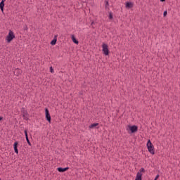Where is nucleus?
Instances as JSON below:
<instances>
[{
  "instance_id": "dca6fc26",
  "label": "nucleus",
  "mask_w": 180,
  "mask_h": 180,
  "mask_svg": "<svg viewBox=\"0 0 180 180\" xmlns=\"http://www.w3.org/2000/svg\"><path fill=\"white\" fill-rule=\"evenodd\" d=\"M24 133H25V138H26V140H27V139H29V136H27V130H25L24 131Z\"/></svg>"
},
{
  "instance_id": "f8f14e48",
  "label": "nucleus",
  "mask_w": 180,
  "mask_h": 180,
  "mask_svg": "<svg viewBox=\"0 0 180 180\" xmlns=\"http://www.w3.org/2000/svg\"><path fill=\"white\" fill-rule=\"evenodd\" d=\"M57 43V36H55L54 39L51 41V46H55Z\"/></svg>"
},
{
  "instance_id": "f03ea898",
  "label": "nucleus",
  "mask_w": 180,
  "mask_h": 180,
  "mask_svg": "<svg viewBox=\"0 0 180 180\" xmlns=\"http://www.w3.org/2000/svg\"><path fill=\"white\" fill-rule=\"evenodd\" d=\"M144 172H146V169H144V168H141L136 174L135 180H141V176H143Z\"/></svg>"
},
{
  "instance_id": "6ab92c4d",
  "label": "nucleus",
  "mask_w": 180,
  "mask_h": 180,
  "mask_svg": "<svg viewBox=\"0 0 180 180\" xmlns=\"http://www.w3.org/2000/svg\"><path fill=\"white\" fill-rule=\"evenodd\" d=\"M50 71H51V72H54V70L53 69V67H51L50 68Z\"/></svg>"
},
{
  "instance_id": "0eeeda50",
  "label": "nucleus",
  "mask_w": 180,
  "mask_h": 180,
  "mask_svg": "<svg viewBox=\"0 0 180 180\" xmlns=\"http://www.w3.org/2000/svg\"><path fill=\"white\" fill-rule=\"evenodd\" d=\"M5 1L6 0H2L0 3V9L2 13H4V7L5 6Z\"/></svg>"
},
{
  "instance_id": "f3484780",
  "label": "nucleus",
  "mask_w": 180,
  "mask_h": 180,
  "mask_svg": "<svg viewBox=\"0 0 180 180\" xmlns=\"http://www.w3.org/2000/svg\"><path fill=\"white\" fill-rule=\"evenodd\" d=\"M109 19L110 20L113 19V15L112 14V13H110L109 14Z\"/></svg>"
},
{
  "instance_id": "4468645a",
  "label": "nucleus",
  "mask_w": 180,
  "mask_h": 180,
  "mask_svg": "<svg viewBox=\"0 0 180 180\" xmlns=\"http://www.w3.org/2000/svg\"><path fill=\"white\" fill-rule=\"evenodd\" d=\"M96 126H99V124L98 123L91 124L89 126V129H95V127H96Z\"/></svg>"
},
{
  "instance_id": "f257e3e1",
  "label": "nucleus",
  "mask_w": 180,
  "mask_h": 180,
  "mask_svg": "<svg viewBox=\"0 0 180 180\" xmlns=\"http://www.w3.org/2000/svg\"><path fill=\"white\" fill-rule=\"evenodd\" d=\"M147 148H148V150L149 153H150V154H153V155L155 154V152H154V146H153V143H151V141H150V140H148V143H147Z\"/></svg>"
},
{
  "instance_id": "4be33fe9",
  "label": "nucleus",
  "mask_w": 180,
  "mask_h": 180,
  "mask_svg": "<svg viewBox=\"0 0 180 180\" xmlns=\"http://www.w3.org/2000/svg\"><path fill=\"white\" fill-rule=\"evenodd\" d=\"M109 6V1H106L105 6Z\"/></svg>"
},
{
  "instance_id": "b1692460",
  "label": "nucleus",
  "mask_w": 180,
  "mask_h": 180,
  "mask_svg": "<svg viewBox=\"0 0 180 180\" xmlns=\"http://www.w3.org/2000/svg\"><path fill=\"white\" fill-rule=\"evenodd\" d=\"M94 24H95V22L94 21H92L91 25L92 26V25H94Z\"/></svg>"
},
{
  "instance_id": "5701e85b",
  "label": "nucleus",
  "mask_w": 180,
  "mask_h": 180,
  "mask_svg": "<svg viewBox=\"0 0 180 180\" xmlns=\"http://www.w3.org/2000/svg\"><path fill=\"white\" fill-rule=\"evenodd\" d=\"M1 120H4V117H0V122H1Z\"/></svg>"
},
{
  "instance_id": "39448f33",
  "label": "nucleus",
  "mask_w": 180,
  "mask_h": 180,
  "mask_svg": "<svg viewBox=\"0 0 180 180\" xmlns=\"http://www.w3.org/2000/svg\"><path fill=\"white\" fill-rule=\"evenodd\" d=\"M45 115L46 120L49 122V123H51V116L50 115V112L47 108H45Z\"/></svg>"
},
{
  "instance_id": "2eb2a0df",
  "label": "nucleus",
  "mask_w": 180,
  "mask_h": 180,
  "mask_svg": "<svg viewBox=\"0 0 180 180\" xmlns=\"http://www.w3.org/2000/svg\"><path fill=\"white\" fill-rule=\"evenodd\" d=\"M72 40L73 43H75V44H78V40H77V39H75V37L74 35L72 36Z\"/></svg>"
},
{
  "instance_id": "393cba45",
  "label": "nucleus",
  "mask_w": 180,
  "mask_h": 180,
  "mask_svg": "<svg viewBox=\"0 0 180 180\" xmlns=\"http://www.w3.org/2000/svg\"><path fill=\"white\" fill-rule=\"evenodd\" d=\"M160 2H165V0H160Z\"/></svg>"
},
{
  "instance_id": "ddd939ff",
  "label": "nucleus",
  "mask_w": 180,
  "mask_h": 180,
  "mask_svg": "<svg viewBox=\"0 0 180 180\" xmlns=\"http://www.w3.org/2000/svg\"><path fill=\"white\" fill-rule=\"evenodd\" d=\"M22 117L25 119V120H27V112H26V110L22 112Z\"/></svg>"
},
{
  "instance_id": "7ed1b4c3",
  "label": "nucleus",
  "mask_w": 180,
  "mask_h": 180,
  "mask_svg": "<svg viewBox=\"0 0 180 180\" xmlns=\"http://www.w3.org/2000/svg\"><path fill=\"white\" fill-rule=\"evenodd\" d=\"M103 53L104 56H109V46L106 44L102 45Z\"/></svg>"
},
{
  "instance_id": "423d86ee",
  "label": "nucleus",
  "mask_w": 180,
  "mask_h": 180,
  "mask_svg": "<svg viewBox=\"0 0 180 180\" xmlns=\"http://www.w3.org/2000/svg\"><path fill=\"white\" fill-rule=\"evenodd\" d=\"M128 129L130 130L131 133H136L139 130V127L136 125L130 126L128 125Z\"/></svg>"
},
{
  "instance_id": "6e6552de",
  "label": "nucleus",
  "mask_w": 180,
  "mask_h": 180,
  "mask_svg": "<svg viewBox=\"0 0 180 180\" xmlns=\"http://www.w3.org/2000/svg\"><path fill=\"white\" fill-rule=\"evenodd\" d=\"M22 74V70L20 69H15L14 71V75L18 77V75H20Z\"/></svg>"
},
{
  "instance_id": "a211bd4d",
  "label": "nucleus",
  "mask_w": 180,
  "mask_h": 180,
  "mask_svg": "<svg viewBox=\"0 0 180 180\" xmlns=\"http://www.w3.org/2000/svg\"><path fill=\"white\" fill-rule=\"evenodd\" d=\"M26 140H27V144L29 146H32V143H30V141L29 140V138H27V139H26Z\"/></svg>"
},
{
  "instance_id": "412c9836",
  "label": "nucleus",
  "mask_w": 180,
  "mask_h": 180,
  "mask_svg": "<svg viewBox=\"0 0 180 180\" xmlns=\"http://www.w3.org/2000/svg\"><path fill=\"white\" fill-rule=\"evenodd\" d=\"M158 178H160V175H157L154 180H157Z\"/></svg>"
},
{
  "instance_id": "20e7f679",
  "label": "nucleus",
  "mask_w": 180,
  "mask_h": 180,
  "mask_svg": "<svg viewBox=\"0 0 180 180\" xmlns=\"http://www.w3.org/2000/svg\"><path fill=\"white\" fill-rule=\"evenodd\" d=\"M13 39H15V34H13V32H12V30H10L7 36L6 40L8 43H11V40H13Z\"/></svg>"
},
{
  "instance_id": "9d476101",
  "label": "nucleus",
  "mask_w": 180,
  "mask_h": 180,
  "mask_svg": "<svg viewBox=\"0 0 180 180\" xmlns=\"http://www.w3.org/2000/svg\"><path fill=\"white\" fill-rule=\"evenodd\" d=\"M132 6H133V3H131V2L126 3L125 7L127 8V9H130V8H131Z\"/></svg>"
},
{
  "instance_id": "9b49d317",
  "label": "nucleus",
  "mask_w": 180,
  "mask_h": 180,
  "mask_svg": "<svg viewBox=\"0 0 180 180\" xmlns=\"http://www.w3.org/2000/svg\"><path fill=\"white\" fill-rule=\"evenodd\" d=\"M14 151L16 154H19V151L18 150V142L14 143Z\"/></svg>"
},
{
  "instance_id": "aec40b11",
  "label": "nucleus",
  "mask_w": 180,
  "mask_h": 180,
  "mask_svg": "<svg viewBox=\"0 0 180 180\" xmlns=\"http://www.w3.org/2000/svg\"><path fill=\"white\" fill-rule=\"evenodd\" d=\"M167 11H165V12L163 13V16L165 17V16H167Z\"/></svg>"
},
{
  "instance_id": "1a4fd4ad",
  "label": "nucleus",
  "mask_w": 180,
  "mask_h": 180,
  "mask_svg": "<svg viewBox=\"0 0 180 180\" xmlns=\"http://www.w3.org/2000/svg\"><path fill=\"white\" fill-rule=\"evenodd\" d=\"M68 169H69L68 167H65V168L58 167V171L59 172H65V171H68Z\"/></svg>"
}]
</instances>
